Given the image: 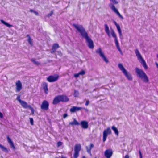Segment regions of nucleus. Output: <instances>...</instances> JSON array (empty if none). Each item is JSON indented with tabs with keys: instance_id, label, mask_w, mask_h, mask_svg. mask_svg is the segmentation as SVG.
<instances>
[{
	"instance_id": "f257e3e1",
	"label": "nucleus",
	"mask_w": 158,
	"mask_h": 158,
	"mask_svg": "<svg viewBox=\"0 0 158 158\" xmlns=\"http://www.w3.org/2000/svg\"><path fill=\"white\" fill-rule=\"evenodd\" d=\"M73 26L80 33L81 36L85 39L88 47L90 49H93L94 47L93 41L88 36V33L83 26L78 24H73Z\"/></svg>"
},
{
	"instance_id": "f03ea898",
	"label": "nucleus",
	"mask_w": 158,
	"mask_h": 158,
	"mask_svg": "<svg viewBox=\"0 0 158 158\" xmlns=\"http://www.w3.org/2000/svg\"><path fill=\"white\" fill-rule=\"evenodd\" d=\"M135 71L137 76L142 80L143 82L147 83L149 82L148 78L143 70L136 67L135 69Z\"/></svg>"
},
{
	"instance_id": "7ed1b4c3",
	"label": "nucleus",
	"mask_w": 158,
	"mask_h": 158,
	"mask_svg": "<svg viewBox=\"0 0 158 158\" xmlns=\"http://www.w3.org/2000/svg\"><path fill=\"white\" fill-rule=\"evenodd\" d=\"M69 125H71L72 126H79L80 125L81 127L84 129H87L89 126V123L88 122L83 120L80 123L78 122L76 119L74 118L73 122H70L69 123Z\"/></svg>"
},
{
	"instance_id": "20e7f679",
	"label": "nucleus",
	"mask_w": 158,
	"mask_h": 158,
	"mask_svg": "<svg viewBox=\"0 0 158 158\" xmlns=\"http://www.w3.org/2000/svg\"><path fill=\"white\" fill-rule=\"evenodd\" d=\"M118 67L122 71L126 78L129 81H131L132 80V77L131 74L127 72L126 69L124 68L123 65L119 63L118 65Z\"/></svg>"
},
{
	"instance_id": "39448f33",
	"label": "nucleus",
	"mask_w": 158,
	"mask_h": 158,
	"mask_svg": "<svg viewBox=\"0 0 158 158\" xmlns=\"http://www.w3.org/2000/svg\"><path fill=\"white\" fill-rule=\"evenodd\" d=\"M81 149V146L80 144H78L75 145L74 148V153L73 155L74 158H77L79 155V152Z\"/></svg>"
},
{
	"instance_id": "423d86ee",
	"label": "nucleus",
	"mask_w": 158,
	"mask_h": 158,
	"mask_svg": "<svg viewBox=\"0 0 158 158\" xmlns=\"http://www.w3.org/2000/svg\"><path fill=\"white\" fill-rule=\"evenodd\" d=\"M111 133V130L109 127L104 131L103 133V142H105L106 140L108 135L110 134Z\"/></svg>"
},
{
	"instance_id": "0eeeda50",
	"label": "nucleus",
	"mask_w": 158,
	"mask_h": 158,
	"mask_svg": "<svg viewBox=\"0 0 158 158\" xmlns=\"http://www.w3.org/2000/svg\"><path fill=\"white\" fill-rule=\"evenodd\" d=\"M20 103L23 108H29L31 110L32 114H34V110L33 108L31 105H28L26 102L23 101Z\"/></svg>"
},
{
	"instance_id": "6e6552de",
	"label": "nucleus",
	"mask_w": 158,
	"mask_h": 158,
	"mask_svg": "<svg viewBox=\"0 0 158 158\" xmlns=\"http://www.w3.org/2000/svg\"><path fill=\"white\" fill-rule=\"evenodd\" d=\"M96 52L99 54V56L106 63H108L109 62V61L102 52L101 49L100 48H99L96 50Z\"/></svg>"
},
{
	"instance_id": "1a4fd4ad",
	"label": "nucleus",
	"mask_w": 158,
	"mask_h": 158,
	"mask_svg": "<svg viewBox=\"0 0 158 158\" xmlns=\"http://www.w3.org/2000/svg\"><path fill=\"white\" fill-rule=\"evenodd\" d=\"M59 78V76L58 75H51L48 77L47 78V80L50 82H54L56 81Z\"/></svg>"
},
{
	"instance_id": "9d476101",
	"label": "nucleus",
	"mask_w": 158,
	"mask_h": 158,
	"mask_svg": "<svg viewBox=\"0 0 158 158\" xmlns=\"http://www.w3.org/2000/svg\"><path fill=\"white\" fill-rule=\"evenodd\" d=\"M49 103L48 101L46 100L43 101L41 106V109L42 110H47L49 108Z\"/></svg>"
},
{
	"instance_id": "9b49d317",
	"label": "nucleus",
	"mask_w": 158,
	"mask_h": 158,
	"mask_svg": "<svg viewBox=\"0 0 158 158\" xmlns=\"http://www.w3.org/2000/svg\"><path fill=\"white\" fill-rule=\"evenodd\" d=\"M110 7L112 10L120 18L122 19H123V17L119 12L118 10L114 6L113 4H111L110 5Z\"/></svg>"
},
{
	"instance_id": "f8f14e48",
	"label": "nucleus",
	"mask_w": 158,
	"mask_h": 158,
	"mask_svg": "<svg viewBox=\"0 0 158 158\" xmlns=\"http://www.w3.org/2000/svg\"><path fill=\"white\" fill-rule=\"evenodd\" d=\"M113 153L111 149H107L104 152V155L106 158H110L113 154Z\"/></svg>"
},
{
	"instance_id": "ddd939ff",
	"label": "nucleus",
	"mask_w": 158,
	"mask_h": 158,
	"mask_svg": "<svg viewBox=\"0 0 158 158\" xmlns=\"http://www.w3.org/2000/svg\"><path fill=\"white\" fill-rule=\"evenodd\" d=\"M16 91L19 92L22 88V84L19 80H18L16 83Z\"/></svg>"
},
{
	"instance_id": "4468645a",
	"label": "nucleus",
	"mask_w": 158,
	"mask_h": 158,
	"mask_svg": "<svg viewBox=\"0 0 158 158\" xmlns=\"http://www.w3.org/2000/svg\"><path fill=\"white\" fill-rule=\"evenodd\" d=\"M59 97L60 98V102H67L69 101V99L66 95H60Z\"/></svg>"
},
{
	"instance_id": "2eb2a0df",
	"label": "nucleus",
	"mask_w": 158,
	"mask_h": 158,
	"mask_svg": "<svg viewBox=\"0 0 158 158\" xmlns=\"http://www.w3.org/2000/svg\"><path fill=\"white\" fill-rule=\"evenodd\" d=\"M82 109L83 108L82 107L73 106L70 109V111L72 113H74L76 111L80 110Z\"/></svg>"
},
{
	"instance_id": "dca6fc26",
	"label": "nucleus",
	"mask_w": 158,
	"mask_h": 158,
	"mask_svg": "<svg viewBox=\"0 0 158 158\" xmlns=\"http://www.w3.org/2000/svg\"><path fill=\"white\" fill-rule=\"evenodd\" d=\"M59 95H58L56 96L53 100L52 103L53 105H55L59 103L60 102Z\"/></svg>"
},
{
	"instance_id": "f3484780",
	"label": "nucleus",
	"mask_w": 158,
	"mask_h": 158,
	"mask_svg": "<svg viewBox=\"0 0 158 158\" xmlns=\"http://www.w3.org/2000/svg\"><path fill=\"white\" fill-rule=\"evenodd\" d=\"M59 48V46L58 44H54L52 47V50L50 52L52 54L54 53L57 49Z\"/></svg>"
},
{
	"instance_id": "a211bd4d",
	"label": "nucleus",
	"mask_w": 158,
	"mask_h": 158,
	"mask_svg": "<svg viewBox=\"0 0 158 158\" xmlns=\"http://www.w3.org/2000/svg\"><path fill=\"white\" fill-rule=\"evenodd\" d=\"M43 88L45 93L47 94L48 93V84L46 82H44L43 83Z\"/></svg>"
},
{
	"instance_id": "6ab92c4d",
	"label": "nucleus",
	"mask_w": 158,
	"mask_h": 158,
	"mask_svg": "<svg viewBox=\"0 0 158 158\" xmlns=\"http://www.w3.org/2000/svg\"><path fill=\"white\" fill-rule=\"evenodd\" d=\"M105 30L106 32V34H107L108 36L109 37H110V30L109 28V27L106 24H105Z\"/></svg>"
},
{
	"instance_id": "aec40b11",
	"label": "nucleus",
	"mask_w": 158,
	"mask_h": 158,
	"mask_svg": "<svg viewBox=\"0 0 158 158\" xmlns=\"http://www.w3.org/2000/svg\"><path fill=\"white\" fill-rule=\"evenodd\" d=\"M141 61V63L143 65L144 68L145 69H148V67L146 64V63L144 59L142 58L140 60Z\"/></svg>"
},
{
	"instance_id": "412c9836",
	"label": "nucleus",
	"mask_w": 158,
	"mask_h": 158,
	"mask_svg": "<svg viewBox=\"0 0 158 158\" xmlns=\"http://www.w3.org/2000/svg\"><path fill=\"white\" fill-rule=\"evenodd\" d=\"M94 147V145L93 144L91 143L90 144V146L89 148L88 146H86V148L87 150V152L88 153H90V155L91 154V151L92 148Z\"/></svg>"
},
{
	"instance_id": "4be33fe9",
	"label": "nucleus",
	"mask_w": 158,
	"mask_h": 158,
	"mask_svg": "<svg viewBox=\"0 0 158 158\" xmlns=\"http://www.w3.org/2000/svg\"><path fill=\"white\" fill-rule=\"evenodd\" d=\"M135 54L139 60H141L143 58L140 54V52L137 49L135 50Z\"/></svg>"
},
{
	"instance_id": "5701e85b",
	"label": "nucleus",
	"mask_w": 158,
	"mask_h": 158,
	"mask_svg": "<svg viewBox=\"0 0 158 158\" xmlns=\"http://www.w3.org/2000/svg\"><path fill=\"white\" fill-rule=\"evenodd\" d=\"M0 148H1L2 150L7 153L8 152V151L6 148L4 146L0 144Z\"/></svg>"
},
{
	"instance_id": "b1692460",
	"label": "nucleus",
	"mask_w": 158,
	"mask_h": 158,
	"mask_svg": "<svg viewBox=\"0 0 158 158\" xmlns=\"http://www.w3.org/2000/svg\"><path fill=\"white\" fill-rule=\"evenodd\" d=\"M0 21H1V22L2 23H3L4 25H5L7 27H10L12 26V25H11L10 24L8 23H7L5 21H4L2 19Z\"/></svg>"
},
{
	"instance_id": "393cba45",
	"label": "nucleus",
	"mask_w": 158,
	"mask_h": 158,
	"mask_svg": "<svg viewBox=\"0 0 158 158\" xmlns=\"http://www.w3.org/2000/svg\"><path fill=\"white\" fill-rule=\"evenodd\" d=\"M0 21H1V22L2 23H3L4 25H5L7 27H10L12 26V25H11L10 24L8 23H7L5 21H4L2 19Z\"/></svg>"
},
{
	"instance_id": "a878e982",
	"label": "nucleus",
	"mask_w": 158,
	"mask_h": 158,
	"mask_svg": "<svg viewBox=\"0 0 158 158\" xmlns=\"http://www.w3.org/2000/svg\"><path fill=\"white\" fill-rule=\"evenodd\" d=\"M111 128L112 130L114 131L115 134L116 135H118L119 133L117 128L114 126H112Z\"/></svg>"
},
{
	"instance_id": "bb28decb",
	"label": "nucleus",
	"mask_w": 158,
	"mask_h": 158,
	"mask_svg": "<svg viewBox=\"0 0 158 158\" xmlns=\"http://www.w3.org/2000/svg\"><path fill=\"white\" fill-rule=\"evenodd\" d=\"M111 35L112 37L115 38V39H117L116 35L115 33L114 30L112 29H111Z\"/></svg>"
},
{
	"instance_id": "cd10ccee",
	"label": "nucleus",
	"mask_w": 158,
	"mask_h": 158,
	"mask_svg": "<svg viewBox=\"0 0 158 158\" xmlns=\"http://www.w3.org/2000/svg\"><path fill=\"white\" fill-rule=\"evenodd\" d=\"M119 35L120 36H122V34L121 32V30L119 25L116 26Z\"/></svg>"
},
{
	"instance_id": "c85d7f7f",
	"label": "nucleus",
	"mask_w": 158,
	"mask_h": 158,
	"mask_svg": "<svg viewBox=\"0 0 158 158\" xmlns=\"http://www.w3.org/2000/svg\"><path fill=\"white\" fill-rule=\"evenodd\" d=\"M31 61L34 64L37 66H38L40 64V63L37 61H36L35 59H32Z\"/></svg>"
},
{
	"instance_id": "c756f323",
	"label": "nucleus",
	"mask_w": 158,
	"mask_h": 158,
	"mask_svg": "<svg viewBox=\"0 0 158 158\" xmlns=\"http://www.w3.org/2000/svg\"><path fill=\"white\" fill-rule=\"evenodd\" d=\"M27 37H28V38L27 41L30 44H32V40L30 35H27Z\"/></svg>"
},
{
	"instance_id": "7c9ffc66",
	"label": "nucleus",
	"mask_w": 158,
	"mask_h": 158,
	"mask_svg": "<svg viewBox=\"0 0 158 158\" xmlns=\"http://www.w3.org/2000/svg\"><path fill=\"white\" fill-rule=\"evenodd\" d=\"M79 95V93L78 91L75 90L73 95L75 97H77Z\"/></svg>"
},
{
	"instance_id": "2f4dec72",
	"label": "nucleus",
	"mask_w": 158,
	"mask_h": 158,
	"mask_svg": "<svg viewBox=\"0 0 158 158\" xmlns=\"http://www.w3.org/2000/svg\"><path fill=\"white\" fill-rule=\"evenodd\" d=\"M79 74H80V75H83L85 74V71L83 70H81V71L79 72Z\"/></svg>"
},
{
	"instance_id": "473e14b6",
	"label": "nucleus",
	"mask_w": 158,
	"mask_h": 158,
	"mask_svg": "<svg viewBox=\"0 0 158 158\" xmlns=\"http://www.w3.org/2000/svg\"><path fill=\"white\" fill-rule=\"evenodd\" d=\"M7 138L8 143L9 144L13 142V141L11 140V139L8 136H7Z\"/></svg>"
},
{
	"instance_id": "72a5a7b5",
	"label": "nucleus",
	"mask_w": 158,
	"mask_h": 158,
	"mask_svg": "<svg viewBox=\"0 0 158 158\" xmlns=\"http://www.w3.org/2000/svg\"><path fill=\"white\" fill-rule=\"evenodd\" d=\"M115 42L116 48L119 47V43L117 39H115Z\"/></svg>"
},
{
	"instance_id": "f704fd0d",
	"label": "nucleus",
	"mask_w": 158,
	"mask_h": 158,
	"mask_svg": "<svg viewBox=\"0 0 158 158\" xmlns=\"http://www.w3.org/2000/svg\"><path fill=\"white\" fill-rule=\"evenodd\" d=\"M9 144L10 146L11 147V148H12L13 149L15 150V148L14 146L13 142L11 143H10V144Z\"/></svg>"
},
{
	"instance_id": "c9c22d12",
	"label": "nucleus",
	"mask_w": 158,
	"mask_h": 158,
	"mask_svg": "<svg viewBox=\"0 0 158 158\" xmlns=\"http://www.w3.org/2000/svg\"><path fill=\"white\" fill-rule=\"evenodd\" d=\"M53 14V11H51V12L47 14V16L48 17H50L52 16V15Z\"/></svg>"
},
{
	"instance_id": "e433bc0d",
	"label": "nucleus",
	"mask_w": 158,
	"mask_h": 158,
	"mask_svg": "<svg viewBox=\"0 0 158 158\" xmlns=\"http://www.w3.org/2000/svg\"><path fill=\"white\" fill-rule=\"evenodd\" d=\"M30 122L31 124L32 125H34V120L32 118H30Z\"/></svg>"
},
{
	"instance_id": "4c0bfd02",
	"label": "nucleus",
	"mask_w": 158,
	"mask_h": 158,
	"mask_svg": "<svg viewBox=\"0 0 158 158\" xmlns=\"http://www.w3.org/2000/svg\"><path fill=\"white\" fill-rule=\"evenodd\" d=\"M20 96L19 95L17 98V99L20 103L23 101V100L20 99Z\"/></svg>"
},
{
	"instance_id": "58836bf2",
	"label": "nucleus",
	"mask_w": 158,
	"mask_h": 158,
	"mask_svg": "<svg viewBox=\"0 0 158 158\" xmlns=\"http://www.w3.org/2000/svg\"><path fill=\"white\" fill-rule=\"evenodd\" d=\"M62 143L61 142L59 141L57 143V147H59L60 146Z\"/></svg>"
},
{
	"instance_id": "ea45409f",
	"label": "nucleus",
	"mask_w": 158,
	"mask_h": 158,
	"mask_svg": "<svg viewBox=\"0 0 158 158\" xmlns=\"http://www.w3.org/2000/svg\"><path fill=\"white\" fill-rule=\"evenodd\" d=\"M111 1L113 4H117L118 3V2L116 1V0H111L110 1Z\"/></svg>"
},
{
	"instance_id": "a19ab883",
	"label": "nucleus",
	"mask_w": 158,
	"mask_h": 158,
	"mask_svg": "<svg viewBox=\"0 0 158 158\" xmlns=\"http://www.w3.org/2000/svg\"><path fill=\"white\" fill-rule=\"evenodd\" d=\"M117 48L118 50L120 52V54H121L122 55L123 54L120 48V47H118Z\"/></svg>"
},
{
	"instance_id": "79ce46f5",
	"label": "nucleus",
	"mask_w": 158,
	"mask_h": 158,
	"mask_svg": "<svg viewBox=\"0 0 158 158\" xmlns=\"http://www.w3.org/2000/svg\"><path fill=\"white\" fill-rule=\"evenodd\" d=\"M117 48L118 50L120 52V54H121L122 55L123 54L120 48V47H118Z\"/></svg>"
},
{
	"instance_id": "37998d69",
	"label": "nucleus",
	"mask_w": 158,
	"mask_h": 158,
	"mask_svg": "<svg viewBox=\"0 0 158 158\" xmlns=\"http://www.w3.org/2000/svg\"><path fill=\"white\" fill-rule=\"evenodd\" d=\"M80 74H79V73H76L74 74V77L76 78H77L79 77Z\"/></svg>"
},
{
	"instance_id": "c03bdc74",
	"label": "nucleus",
	"mask_w": 158,
	"mask_h": 158,
	"mask_svg": "<svg viewBox=\"0 0 158 158\" xmlns=\"http://www.w3.org/2000/svg\"><path fill=\"white\" fill-rule=\"evenodd\" d=\"M68 114L67 113H65L63 115V118H65L68 116Z\"/></svg>"
},
{
	"instance_id": "a18cd8bd",
	"label": "nucleus",
	"mask_w": 158,
	"mask_h": 158,
	"mask_svg": "<svg viewBox=\"0 0 158 158\" xmlns=\"http://www.w3.org/2000/svg\"><path fill=\"white\" fill-rule=\"evenodd\" d=\"M139 155L140 158H142V154L140 150H139Z\"/></svg>"
},
{
	"instance_id": "49530a36",
	"label": "nucleus",
	"mask_w": 158,
	"mask_h": 158,
	"mask_svg": "<svg viewBox=\"0 0 158 158\" xmlns=\"http://www.w3.org/2000/svg\"><path fill=\"white\" fill-rule=\"evenodd\" d=\"M139 155L140 158H142V154L140 150H139Z\"/></svg>"
},
{
	"instance_id": "de8ad7c7",
	"label": "nucleus",
	"mask_w": 158,
	"mask_h": 158,
	"mask_svg": "<svg viewBox=\"0 0 158 158\" xmlns=\"http://www.w3.org/2000/svg\"><path fill=\"white\" fill-rule=\"evenodd\" d=\"M89 102H90L89 100H88L86 101L85 103V105L86 106H88L89 104Z\"/></svg>"
},
{
	"instance_id": "09e8293b",
	"label": "nucleus",
	"mask_w": 158,
	"mask_h": 158,
	"mask_svg": "<svg viewBox=\"0 0 158 158\" xmlns=\"http://www.w3.org/2000/svg\"><path fill=\"white\" fill-rule=\"evenodd\" d=\"M0 117L1 118H2L3 117V114L0 112Z\"/></svg>"
},
{
	"instance_id": "8fccbe9b",
	"label": "nucleus",
	"mask_w": 158,
	"mask_h": 158,
	"mask_svg": "<svg viewBox=\"0 0 158 158\" xmlns=\"http://www.w3.org/2000/svg\"><path fill=\"white\" fill-rule=\"evenodd\" d=\"M34 13L37 16L39 15V13L38 12L36 11H35L34 12Z\"/></svg>"
},
{
	"instance_id": "3c124183",
	"label": "nucleus",
	"mask_w": 158,
	"mask_h": 158,
	"mask_svg": "<svg viewBox=\"0 0 158 158\" xmlns=\"http://www.w3.org/2000/svg\"><path fill=\"white\" fill-rule=\"evenodd\" d=\"M114 24H115V25L116 26H117L119 24H117V23L114 20H113V21Z\"/></svg>"
},
{
	"instance_id": "603ef678",
	"label": "nucleus",
	"mask_w": 158,
	"mask_h": 158,
	"mask_svg": "<svg viewBox=\"0 0 158 158\" xmlns=\"http://www.w3.org/2000/svg\"><path fill=\"white\" fill-rule=\"evenodd\" d=\"M129 156L127 154L125 156L124 158H129Z\"/></svg>"
},
{
	"instance_id": "864d4df0",
	"label": "nucleus",
	"mask_w": 158,
	"mask_h": 158,
	"mask_svg": "<svg viewBox=\"0 0 158 158\" xmlns=\"http://www.w3.org/2000/svg\"><path fill=\"white\" fill-rule=\"evenodd\" d=\"M35 10H32V9H30V12H33L34 13V12Z\"/></svg>"
},
{
	"instance_id": "5fc2aeb1",
	"label": "nucleus",
	"mask_w": 158,
	"mask_h": 158,
	"mask_svg": "<svg viewBox=\"0 0 158 158\" xmlns=\"http://www.w3.org/2000/svg\"><path fill=\"white\" fill-rule=\"evenodd\" d=\"M155 64L156 65V66L157 67L158 69V64L157 62H155Z\"/></svg>"
},
{
	"instance_id": "6e6d98bb",
	"label": "nucleus",
	"mask_w": 158,
	"mask_h": 158,
	"mask_svg": "<svg viewBox=\"0 0 158 158\" xmlns=\"http://www.w3.org/2000/svg\"><path fill=\"white\" fill-rule=\"evenodd\" d=\"M83 109H84L86 111H88V110L87 109H85L84 108H83Z\"/></svg>"
},
{
	"instance_id": "4d7b16f0",
	"label": "nucleus",
	"mask_w": 158,
	"mask_h": 158,
	"mask_svg": "<svg viewBox=\"0 0 158 158\" xmlns=\"http://www.w3.org/2000/svg\"><path fill=\"white\" fill-rule=\"evenodd\" d=\"M55 158H66L64 157H61V158L56 157Z\"/></svg>"
},
{
	"instance_id": "13d9d810",
	"label": "nucleus",
	"mask_w": 158,
	"mask_h": 158,
	"mask_svg": "<svg viewBox=\"0 0 158 158\" xmlns=\"http://www.w3.org/2000/svg\"><path fill=\"white\" fill-rule=\"evenodd\" d=\"M82 158H86L85 156H84L82 157Z\"/></svg>"
},
{
	"instance_id": "bf43d9fd",
	"label": "nucleus",
	"mask_w": 158,
	"mask_h": 158,
	"mask_svg": "<svg viewBox=\"0 0 158 158\" xmlns=\"http://www.w3.org/2000/svg\"><path fill=\"white\" fill-rule=\"evenodd\" d=\"M157 58H158V55H157Z\"/></svg>"
},
{
	"instance_id": "052dcab7",
	"label": "nucleus",
	"mask_w": 158,
	"mask_h": 158,
	"mask_svg": "<svg viewBox=\"0 0 158 158\" xmlns=\"http://www.w3.org/2000/svg\"><path fill=\"white\" fill-rule=\"evenodd\" d=\"M94 158H97V157H95Z\"/></svg>"
},
{
	"instance_id": "680f3d73",
	"label": "nucleus",
	"mask_w": 158,
	"mask_h": 158,
	"mask_svg": "<svg viewBox=\"0 0 158 158\" xmlns=\"http://www.w3.org/2000/svg\"><path fill=\"white\" fill-rule=\"evenodd\" d=\"M111 0H110V1Z\"/></svg>"
}]
</instances>
